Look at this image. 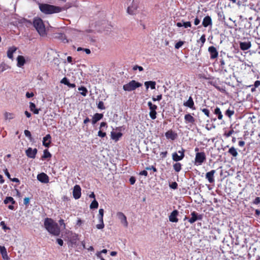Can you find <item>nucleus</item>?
<instances>
[{"mask_svg": "<svg viewBox=\"0 0 260 260\" xmlns=\"http://www.w3.org/2000/svg\"><path fill=\"white\" fill-rule=\"evenodd\" d=\"M173 169L176 172H180L182 169V165L180 162H176L173 165Z\"/></svg>", "mask_w": 260, "mask_h": 260, "instance_id": "obj_32", "label": "nucleus"}, {"mask_svg": "<svg viewBox=\"0 0 260 260\" xmlns=\"http://www.w3.org/2000/svg\"><path fill=\"white\" fill-rule=\"evenodd\" d=\"M200 41L202 42L201 46H203L206 41V36L205 35H203L201 37V38L200 39Z\"/></svg>", "mask_w": 260, "mask_h": 260, "instance_id": "obj_53", "label": "nucleus"}, {"mask_svg": "<svg viewBox=\"0 0 260 260\" xmlns=\"http://www.w3.org/2000/svg\"><path fill=\"white\" fill-rule=\"evenodd\" d=\"M179 212L177 210L173 211L169 217V220L172 222H177L178 221V219L177 216Z\"/></svg>", "mask_w": 260, "mask_h": 260, "instance_id": "obj_14", "label": "nucleus"}, {"mask_svg": "<svg viewBox=\"0 0 260 260\" xmlns=\"http://www.w3.org/2000/svg\"><path fill=\"white\" fill-rule=\"evenodd\" d=\"M59 224H60V225L61 226H63V229L66 228V224H65L64 222V220L63 219H60L59 220Z\"/></svg>", "mask_w": 260, "mask_h": 260, "instance_id": "obj_57", "label": "nucleus"}, {"mask_svg": "<svg viewBox=\"0 0 260 260\" xmlns=\"http://www.w3.org/2000/svg\"><path fill=\"white\" fill-rule=\"evenodd\" d=\"M122 134L120 132L115 133L114 132H112L111 133V139L115 141L118 140L119 139L122 137Z\"/></svg>", "mask_w": 260, "mask_h": 260, "instance_id": "obj_27", "label": "nucleus"}, {"mask_svg": "<svg viewBox=\"0 0 260 260\" xmlns=\"http://www.w3.org/2000/svg\"><path fill=\"white\" fill-rule=\"evenodd\" d=\"M38 180L42 183H47L49 182V177L47 174L42 173L38 175Z\"/></svg>", "mask_w": 260, "mask_h": 260, "instance_id": "obj_13", "label": "nucleus"}, {"mask_svg": "<svg viewBox=\"0 0 260 260\" xmlns=\"http://www.w3.org/2000/svg\"><path fill=\"white\" fill-rule=\"evenodd\" d=\"M172 159L174 161L178 162L183 159L182 156L179 155L177 152H174L172 153Z\"/></svg>", "mask_w": 260, "mask_h": 260, "instance_id": "obj_31", "label": "nucleus"}, {"mask_svg": "<svg viewBox=\"0 0 260 260\" xmlns=\"http://www.w3.org/2000/svg\"><path fill=\"white\" fill-rule=\"evenodd\" d=\"M29 198H25L23 200V204L27 206L29 203Z\"/></svg>", "mask_w": 260, "mask_h": 260, "instance_id": "obj_58", "label": "nucleus"}, {"mask_svg": "<svg viewBox=\"0 0 260 260\" xmlns=\"http://www.w3.org/2000/svg\"><path fill=\"white\" fill-rule=\"evenodd\" d=\"M184 42L182 41H180L177 42L175 45V49H178L180 48L184 44Z\"/></svg>", "mask_w": 260, "mask_h": 260, "instance_id": "obj_43", "label": "nucleus"}, {"mask_svg": "<svg viewBox=\"0 0 260 260\" xmlns=\"http://www.w3.org/2000/svg\"><path fill=\"white\" fill-rule=\"evenodd\" d=\"M137 8V5L134 3V1H133L132 5L127 7V12L130 15H134L136 13Z\"/></svg>", "mask_w": 260, "mask_h": 260, "instance_id": "obj_16", "label": "nucleus"}, {"mask_svg": "<svg viewBox=\"0 0 260 260\" xmlns=\"http://www.w3.org/2000/svg\"><path fill=\"white\" fill-rule=\"evenodd\" d=\"M167 154H168V152L167 151H164V152H161L160 153V155L161 156V157L162 158H165L167 156Z\"/></svg>", "mask_w": 260, "mask_h": 260, "instance_id": "obj_62", "label": "nucleus"}, {"mask_svg": "<svg viewBox=\"0 0 260 260\" xmlns=\"http://www.w3.org/2000/svg\"><path fill=\"white\" fill-rule=\"evenodd\" d=\"M4 116H5V118L6 119H9V120L12 119L15 117L14 114H13V113H10V112H6L4 114Z\"/></svg>", "mask_w": 260, "mask_h": 260, "instance_id": "obj_35", "label": "nucleus"}, {"mask_svg": "<svg viewBox=\"0 0 260 260\" xmlns=\"http://www.w3.org/2000/svg\"><path fill=\"white\" fill-rule=\"evenodd\" d=\"M78 90L79 91H82V92H81V94L82 95H83V96H86V94L87 93V89L85 87L81 86L80 87H79Z\"/></svg>", "mask_w": 260, "mask_h": 260, "instance_id": "obj_39", "label": "nucleus"}, {"mask_svg": "<svg viewBox=\"0 0 260 260\" xmlns=\"http://www.w3.org/2000/svg\"><path fill=\"white\" fill-rule=\"evenodd\" d=\"M215 172V170H212L206 174V178L208 180L209 183H212L214 182V175Z\"/></svg>", "mask_w": 260, "mask_h": 260, "instance_id": "obj_15", "label": "nucleus"}, {"mask_svg": "<svg viewBox=\"0 0 260 260\" xmlns=\"http://www.w3.org/2000/svg\"><path fill=\"white\" fill-rule=\"evenodd\" d=\"M183 26L185 28L190 27L191 26V22L190 21L184 22L183 23Z\"/></svg>", "mask_w": 260, "mask_h": 260, "instance_id": "obj_49", "label": "nucleus"}, {"mask_svg": "<svg viewBox=\"0 0 260 260\" xmlns=\"http://www.w3.org/2000/svg\"><path fill=\"white\" fill-rule=\"evenodd\" d=\"M208 83L215 87L218 91L221 92H225V87H220L216 80H210Z\"/></svg>", "mask_w": 260, "mask_h": 260, "instance_id": "obj_18", "label": "nucleus"}, {"mask_svg": "<svg viewBox=\"0 0 260 260\" xmlns=\"http://www.w3.org/2000/svg\"><path fill=\"white\" fill-rule=\"evenodd\" d=\"M17 50V48L14 46H11L8 48L7 52V56L9 58L13 59V53Z\"/></svg>", "mask_w": 260, "mask_h": 260, "instance_id": "obj_19", "label": "nucleus"}, {"mask_svg": "<svg viewBox=\"0 0 260 260\" xmlns=\"http://www.w3.org/2000/svg\"><path fill=\"white\" fill-rule=\"evenodd\" d=\"M146 170H152L154 172H157L156 168L153 166L147 167L146 168Z\"/></svg>", "mask_w": 260, "mask_h": 260, "instance_id": "obj_50", "label": "nucleus"}, {"mask_svg": "<svg viewBox=\"0 0 260 260\" xmlns=\"http://www.w3.org/2000/svg\"><path fill=\"white\" fill-rule=\"evenodd\" d=\"M206 160V156L205 153L203 152H197L196 153V156L194 160V165L198 166H201L205 162Z\"/></svg>", "mask_w": 260, "mask_h": 260, "instance_id": "obj_5", "label": "nucleus"}, {"mask_svg": "<svg viewBox=\"0 0 260 260\" xmlns=\"http://www.w3.org/2000/svg\"><path fill=\"white\" fill-rule=\"evenodd\" d=\"M44 227L51 234L58 236L60 234V229L57 223L50 218H46L44 220Z\"/></svg>", "mask_w": 260, "mask_h": 260, "instance_id": "obj_1", "label": "nucleus"}, {"mask_svg": "<svg viewBox=\"0 0 260 260\" xmlns=\"http://www.w3.org/2000/svg\"><path fill=\"white\" fill-rule=\"evenodd\" d=\"M251 46L250 42H244L240 43V47L242 50L245 51L249 49Z\"/></svg>", "mask_w": 260, "mask_h": 260, "instance_id": "obj_22", "label": "nucleus"}, {"mask_svg": "<svg viewBox=\"0 0 260 260\" xmlns=\"http://www.w3.org/2000/svg\"><path fill=\"white\" fill-rule=\"evenodd\" d=\"M201 110L208 117H210V112H209V110L208 109H207V108H203V109H201Z\"/></svg>", "mask_w": 260, "mask_h": 260, "instance_id": "obj_42", "label": "nucleus"}, {"mask_svg": "<svg viewBox=\"0 0 260 260\" xmlns=\"http://www.w3.org/2000/svg\"><path fill=\"white\" fill-rule=\"evenodd\" d=\"M208 51L210 53L211 59H215L218 57V52L216 48L214 46H210L208 48Z\"/></svg>", "mask_w": 260, "mask_h": 260, "instance_id": "obj_9", "label": "nucleus"}, {"mask_svg": "<svg viewBox=\"0 0 260 260\" xmlns=\"http://www.w3.org/2000/svg\"><path fill=\"white\" fill-rule=\"evenodd\" d=\"M253 203L254 204H256V205L260 203V198L259 197L255 198V199L254 200V201L253 202Z\"/></svg>", "mask_w": 260, "mask_h": 260, "instance_id": "obj_59", "label": "nucleus"}, {"mask_svg": "<svg viewBox=\"0 0 260 260\" xmlns=\"http://www.w3.org/2000/svg\"><path fill=\"white\" fill-rule=\"evenodd\" d=\"M0 252L3 258L6 260H9V257L8 255L6 248L4 246H0Z\"/></svg>", "mask_w": 260, "mask_h": 260, "instance_id": "obj_25", "label": "nucleus"}, {"mask_svg": "<svg viewBox=\"0 0 260 260\" xmlns=\"http://www.w3.org/2000/svg\"><path fill=\"white\" fill-rule=\"evenodd\" d=\"M99 206V203L96 201L95 199H94V200L91 202V203L90 205V209H97Z\"/></svg>", "mask_w": 260, "mask_h": 260, "instance_id": "obj_37", "label": "nucleus"}, {"mask_svg": "<svg viewBox=\"0 0 260 260\" xmlns=\"http://www.w3.org/2000/svg\"><path fill=\"white\" fill-rule=\"evenodd\" d=\"M40 11L46 14H51L61 12L63 9L58 6L51 5L47 4H40L39 5Z\"/></svg>", "mask_w": 260, "mask_h": 260, "instance_id": "obj_2", "label": "nucleus"}, {"mask_svg": "<svg viewBox=\"0 0 260 260\" xmlns=\"http://www.w3.org/2000/svg\"><path fill=\"white\" fill-rule=\"evenodd\" d=\"M10 68V66L5 63V62H2L0 64V73Z\"/></svg>", "mask_w": 260, "mask_h": 260, "instance_id": "obj_30", "label": "nucleus"}, {"mask_svg": "<svg viewBox=\"0 0 260 260\" xmlns=\"http://www.w3.org/2000/svg\"><path fill=\"white\" fill-rule=\"evenodd\" d=\"M234 133V131L233 129H231V130L229 131L228 133H225L224 134V136L225 137L228 138V137H230Z\"/></svg>", "mask_w": 260, "mask_h": 260, "instance_id": "obj_48", "label": "nucleus"}, {"mask_svg": "<svg viewBox=\"0 0 260 260\" xmlns=\"http://www.w3.org/2000/svg\"><path fill=\"white\" fill-rule=\"evenodd\" d=\"M184 152H185V150L183 148H182L181 150L178 151V153L180 154V156H182V157L183 158L185 156Z\"/></svg>", "mask_w": 260, "mask_h": 260, "instance_id": "obj_56", "label": "nucleus"}, {"mask_svg": "<svg viewBox=\"0 0 260 260\" xmlns=\"http://www.w3.org/2000/svg\"><path fill=\"white\" fill-rule=\"evenodd\" d=\"M142 84L136 80H133L127 84L123 85V89L126 91H132L142 86Z\"/></svg>", "mask_w": 260, "mask_h": 260, "instance_id": "obj_4", "label": "nucleus"}, {"mask_svg": "<svg viewBox=\"0 0 260 260\" xmlns=\"http://www.w3.org/2000/svg\"><path fill=\"white\" fill-rule=\"evenodd\" d=\"M29 108L31 111L33 112L34 114H38L39 112V109L36 108V105L34 103L30 102Z\"/></svg>", "mask_w": 260, "mask_h": 260, "instance_id": "obj_29", "label": "nucleus"}, {"mask_svg": "<svg viewBox=\"0 0 260 260\" xmlns=\"http://www.w3.org/2000/svg\"><path fill=\"white\" fill-rule=\"evenodd\" d=\"M259 85H260V81H259V80L255 81L253 86H255V87L257 88Z\"/></svg>", "mask_w": 260, "mask_h": 260, "instance_id": "obj_64", "label": "nucleus"}, {"mask_svg": "<svg viewBox=\"0 0 260 260\" xmlns=\"http://www.w3.org/2000/svg\"><path fill=\"white\" fill-rule=\"evenodd\" d=\"M98 107L99 109L101 110L105 109V107L104 106V103L102 101L99 102L98 104Z\"/></svg>", "mask_w": 260, "mask_h": 260, "instance_id": "obj_47", "label": "nucleus"}, {"mask_svg": "<svg viewBox=\"0 0 260 260\" xmlns=\"http://www.w3.org/2000/svg\"><path fill=\"white\" fill-rule=\"evenodd\" d=\"M184 120L186 123L193 124L195 122V118L190 114L185 115Z\"/></svg>", "mask_w": 260, "mask_h": 260, "instance_id": "obj_23", "label": "nucleus"}, {"mask_svg": "<svg viewBox=\"0 0 260 260\" xmlns=\"http://www.w3.org/2000/svg\"><path fill=\"white\" fill-rule=\"evenodd\" d=\"M228 152L233 157H236L238 155V152L236 148L232 147L229 149Z\"/></svg>", "mask_w": 260, "mask_h": 260, "instance_id": "obj_34", "label": "nucleus"}, {"mask_svg": "<svg viewBox=\"0 0 260 260\" xmlns=\"http://www.w3.org/2000/svg\"><path fill=\"white\" fill-rule=\"evenodd\" d=\"M191 217L188 219L190 223L192 224L196 222L197 220H202L203 215L198 214L196 212L193 211L191 213Z\"/></svg>", "mask_w": 260, "mask_h": 260, "instance_id": "obj_7", "label": "nucleus"}, {"mask_svg": "<svg viewBox=\"0 0 260 260\" xmlns=\"http://www.w3.org/2000/svg\"><path fill=\"white\" fill-rule=\"evenodd\" d=\"M98 136L104 138L106 136V133L105 132H103L101 130H100L98 132Z\"/></svg>", "mask_w": 260, "mask_h": 260, "instance_id": "obj_54", "label": "nucleus"}, {"mask_svg": "<svg viewBox=\"0 0 260 260\" xmlns=\"http://www.w3.org/2000/svg\"><path fill=\"white\" fill-rule=\"evenodd\" d=\"M103 117V114L100 113H95L92 119V123L93 124H95L98 121Z\"/></svg>", "mask_w": 260, "mask_h": 260, "instance_id": "obj_26", "label": "nucleus"}, {"mask_svg": "<svg viewBox=\"0 0 260 260\" xmlns=\"http://www.w3.org/2000/svg\"><path fill=\"white\" fill-rule=\"evenodd\" d=\"M52 156L51 154L49 152L48 149L44 150L43 155L42 157V159H45L47 158H50Z\"/></svg>", "mask_w": 260, "mask_h": 260, "instance_id": "obj_33", "label": "nucleus"}, {"mask_svg": "<svg viewBox=\"0 0 260 260\" xmlns=\"http://www.w3.org/2000/svg\"><path fill=\"white\" fill-rule=\"evenodd\" d=\"M220 67L221 69H224L225 68V63L223 58H220L219 60Z\"/></svg>", "mask_w": 260, "mask_h": 260, "instance_id": "obj_45", "label": "nucleus"}, {"mask_svg": "<svg viewBox=\"0 0 260 260\" xmlns=\"http://www.w3.org/2000/svg\"><path fill=\"white\" fill-rule=\"evenodd\" d=\"M56 241H57V243H58L59 245H60V246H62V245H63V240H62V239H59V238H58V239H57V240H56Z\"/></svg>", "mask_w": 260, "mask_h": 260, "instance_id": "obj_63", "label": "nucleus"}, {"mask_svg": "<svg viewBox=\"0 0 260 260\" xmlns=\"http://www.w3.org/2000/svg\"><path fill=\"white\" fill-rule=\"evenodd\" d=\"M212 21L211 18L209 16H205L203 20L202 25L204 27H207L209 25H212Z\"/></svg>", "mask_w": 260, "mask_h": 260, "instance_id": "obj_20", "label": "nucleus"}, {"mask_svg": "<svg viewBox=\"0 0 260 260\" xmlns=\"http://www.w3.org/2000/svg\"><path fill=\"white\" fill-rule=\"evenodd\" d=\"M135 182H136V179L134 177H131L129 178V182H130L131 184H132V185L134 184L135 183Z\"/></svg>", "mask_w": 260, "mask_h": 260, "instance_id": "obj_60", "label": "nucleus"}, {"mask_svg": "<svg viewBox=\"0 0 260 260\" xmlns=\"http://www.w3.org/2000/svg\"><path fill=\"white\" fill-rule=\"evenodd\" d=\"M133 69L134 70H136L138 69L140 71H143L144 70V69L143 68V67H141V66H138V65H136V66H135L133 67Z\"/></svg>", "mask_w": 260, "mask_h": 260, "instance_id": "obj_55", "label": "nucleus"}, {"mask_svg": "<svg viewBox=\"0 0 260 260\" xmlns=\"http://www.w3.org/2000/svg\"><path fill=\"white\" fill-rule=\"evenodd\" d=\"M60 83L68 86V84H69V81L66 77H64L60 81Z\"/></svg>", "mask_w": 260, "mask_h": 260, "instance_id": "obj_46", "label": "nucleus"}, {"mask_svg": "<svg viewBox=\"0 0 260 260\" xmlns=\"http://www.w3.org/2000/svg\"><path fill=\"white\" fill-rule=\"evenodd\" d=\"M234 114V110H230V109H228L225 113V114L228 116L229 118L231 117L232 116H233Z\"/></svg>", "mask_w": 260, "mask_h": 260, "instance_id": "obj_41", "label": "nucleus"}, {"mask_svg": "<svg viewBox=\"0 0 260 260\" xmlns=\"http://www.w3.org/2000/svg\"><path fill=\"white\" fill-rule=\"evenodd\" d=\"M104 212V210L103 209H100V210L99 211V215H98V218H99V221L103 220Z\"/></svg>", "mask_w": 260, "mask_h": 260, "instance_id": "obj_38", "label": "nucleus"}, {"mask_svg": "<svg viewBox=\"0 0 260 260\" xmlns=\"http://www.w3.org/2000/svg\"><path fill=\"white\" fill-rule=\"evenodd\" d=\"M17 66L18 67H22L25 63V59L23 56L18 55L17 57Z\"/></svg>", "mask_w": 260, "mask_h": 260, "instance_id": "obj_24", "label": "nucleus"}, {"mask_svg": "<svg viewBox=\"0 0 260 260\" xmlns=\"http://www.w3.org/2000/svg\"><path fill=\"white\" fill-rule=\"evenodd\" d=\"M213 112L214 114L217 116L218 119L219 120H221L222 119L223 115L219 107H216Z\"/></svg>", "mask_w": 260, "mask_h": 260, "instance_id": "obj_28", "label": "nucleus"}, {"mask_svg": "<svg viewBox=\"0 0 260 260\" xmlns=\"http://www.w3.org/2000/svg\"><path fill=\"white\" fill-rule=\"evenodd\" d=\"M170 187L172 189H175L177 188L178 184L176 182H173L170 184Z\"/></svg>", "mask_w": 260, "mask_h": 260, "instance_id": "obj_51", "label": "nucleus"}, {"mask_svg": "<svg viewBox=\"0 0 260 260\" xmlns=\"http://www.w3.org/2000/svg\"><path fill=\"white\" fill-rule=\"evenodd\" d=\"M81 189L79 185H76L74 187L73 196L75 199H78L81 196Z\"/></svg>", "mask_w": 260, "mask_h": 260, "instance_id": "obj_10", "label": "nucleus"}, {"mask_svg": "<svg viewBox=\"0 0 260 260\" xmlns=\"http://www.w3.org/2000/svg\"><path fill=\"white\" fill-rule=\"evenodd\" d=\"M165 136L167 139H170L174 141L177 139L178 135L176 132L172 129H170L166 132Z\"/></svg>", "mask_w": 260, "mask_h": 260, "instance_id": "obj_11", "label": "nucleus"}, {"mask_svg": "<svg viewBox=\"0 0 260 260\" xmlns=\"http://www.w3.org/2000/svg\"><path fill=\"white\" fill-rule=\"evenodd\" d=\"M147 105L150 110L149 113L150 117L152 120L155 119L156 118L157 106L152 104L151 102H148Z\"/></svg>", "mask_w": 260, "mask_h": 260, "instance_id": "obj_6", "label": "nucleus"}, {"mask_svg": "<svg viewBox=\"0 0 260 260\" xmlns=\"http://www.w3.org/2000/svg\"><path fill=\"white\" fill-rule=\"evenodd\" d=\"M5 204H7L11 202L12 204H14L15 203V201L14 199L11 197H7L6 198L4 201Z\"/></svg>", "mask_w": 260, "mask_h": 260, "instance_id": "obj_36", "label": "nucleus"}, {"mask_svg": "<svg viewBox=\"0 0 260 260\" xmlns=\"http://www.w3.org/2000/svg\"><path fill=\"white\" fill-rule=\"evenodd\" d=\"M34 94L33 92H27L26 93V98H30L32 96H34Z\"/></svg>", "mask_w": 260, "mask_h": 260, "instance_id": "obj_61", "label": "nucleus"}, {"mask_svg": "<svg viewBox=\"0 0 260 260\" xmlns=\"http://www.w3.org/2000/svg\"><path fill=\"white\" fill-rule=\"evenodd\" d=\"M100 223V224H96V227L97 229H103L104 228V221L103 220L102 221H99Z\"/></svg>", "mask_w": 260, "mask_h": 260, "instance_id": "obj_44", "label": "nucleus"}, {"mask_svg": "<svg viewBox=\"0 0 260 260\" xmlns=\"http://www.w3.org/2000/svg\"><path fill=\"white\" fill-rule=\"evenodd\" d=\"M117 216L123 226L127 228L128 226V222L126 216L122 212H118L117 213Z\"/></svg>", "mask_w": 260, "mask_h": 260, "instance_id": "obj_8", "label": "nucleus"}, {"mask_svg": "<svg viewBox=\"0 0 260 260\" xmlns=\"http://www.w3.org/2000/svg\"><path fill=\"white\" fill-rule=\"evenodd\" d=\"M34 26L41 36L44 37L47 35L45 25L43 20L40 18H36L33 22Z\"/></svg>", "mask_w": 260, "mask_h": 260, "instance_id": "obj_3", "label": "nucleus"}, {"mask_svg": "<svg viewBox=\"0 0 260 260\" xmlns=\"http://www.w3.org/2000/svg\"><path fill=\"white\" fill-rule=\"evenodd\" d=\"M24 135L26 137H28V139L31 141L32 140V138L31 136V134L30 132L28 130H25L24 132Z\"/></svg>", "mask_w": 260, "mask_h": 260, "instance_id": "obj_40", "label": "nucleus"}, {"mask_svg": "<svg viewBox=\"0 0 260 260\" xmlns=\"http://www.w3.org/2000/svg\"><path fill=\"white\" fill-rule=\"evenodd\" d=\"M150 86L149 87L152 89H154L155 88L156 82L155 81H150Z\"/></svg>", "mask_w": 260, "mask_h": 260, "instance_id": "obj_52", "label": "nucleus"}, {"mask_svg": "<svg viewBox=\"0 0 260 260\" xmlns=\"http://www.w3.org/2000/svg\"><path fill=\"white\" fill-rule=\"evenodd\" d=\"M37 149L34 148L32 149L31 148H28L25 151L26 155L27 157L31 158H35L37 153Z\"/></svg>", "mask_w": 260, "mask_h": 260, "instance_id": "obj_12", "label": "nucleus"}, {"mask_svg": "<svg viewBox=\"0 0 260 260\" xmlns=\"http://www.w3.org/2000/svg\"><path fill=\"white\" fill-rule=\"evenodd\" d=\"M51 143V137L50 134H47L43 139V145L47 148L50 147Z\"/></svg>", "mask_w": 260, "mask_h": 260, "instance_id": "obj_17", "label": "nucleus"}, {"mask_svg": "<svg viewBox=\"0 0 260 260\" xmlns=\"http://www.w3.org/2000/svg\"><path fill=\"white\" fill-rule=\"evenodd\" d=\"M183 105L192 109H195L194 102L191 96H190L188 100L183 103Z\"/></svg>", "mask_w": 260, "mask_h": 260, "instance_id": "obj_21", "label": "nucleus"}]
</instances>
